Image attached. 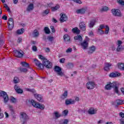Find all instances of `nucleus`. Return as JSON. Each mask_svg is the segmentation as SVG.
Instances as JSON below:
<instances>
[{
    "label": "nucleus",
    "instance_id": "nucleus-55",
    "mask_svg": "<svg viewBox=\"0 0 124 124\" xmlns=\"http://www.w3.org/2000/svg\"><path fill=\"white\" fill-rule=\"evenodd\" d=\"M50 29L51 30L52 32H56V31H55V28L53 26H50Z\"/></svg>",
    "mask_w": 124,
    "mask_h": 124
},
{
    "label": "nucleus",
    "instance_id": "nucleus-61",
    "mask_svg": "<svg viewBox=\"0 0 124 124\" xmlns=\"http://www.w3.org/2000/svg\"><path fill=\"white\" fill-rule=\"evenodd\" d=\"M119 115L120 116V117H121V118H124V112H120L119 113Z\"/></svg>",
    "mask_w": 124,
    "mask_h": 124
},
{
    "label": "nucleus",
    "instance_id": "nucleus-44",
    "mask_svg": "<svg viewBox=\"0 0 124 124\" xmlns=\"http://www.w3.org/2000/svg\"><path fill=\"white\" fill-rule=\"evenodd\" d=\"M106 30H105V34H108V32H109V26H108V25L106 26Z\"/></svg>",
    "mask_w": 124,
    "mask_h": 124
},
{
    "label": "nucleus",
    "instance_id": "nucleus-22",
    "mask_svg": "<svg viewBox=\"0 0 124 124\" xmlns=\"http://www.w3.org/2000/svg\"><path fill=\"white\" fill-rule=\"evenodd\" d=\"M88 113L90 115H93L94 114H96V109H94L93 108H89L88 110Z\"/></svg>",
    "mask_w": 124,
    "mask_h": 124
},
{
    "label": "nucleus",
    "instance_id": "nucleus-35",
    "mask_svg": "<svg viewBox=\"0 0 124 124\" xmlns=\"http://www.w3.org/2000/svg\"><path fill=\"white\" fill-rule=\"evenodd\" d=\"M54 114L56 119H59V118H60V117H62V114H60V113H59L58 112L55 111L54 112Z\"/></svg>",
    "mask_w": 124,
    "mask_h": 124
},
{
    "label": "nucleus",
    "instance_id": "nucleus-31",
    "mask_svg": "<svg viewBox=\"0 0 124 124\" xmlns=\"http://www.w3.org/2000/svg\"><path fill=\"white\" fill-rule=\"evenodd\" d=\"M124 50V47H123V46H118L116 51L117 52H121L122 51H123Z\"/></svg>",
    "mask_w": 124,
    "mask_h": 124
},
{
    "label": "nucleus",
    "instance_id": "nucleus-26",
    "mask_svg": "<svg viewBox=\"0 0 124 124\" xmlns=\"http://www.w3.org/2000/svg\"><path fill=\"white\" fill-rule=\"evenodd\" d=\"M20 64L23 66V67H28V68H30V64H29V63H27L26 62H21Z\"/></svg>",
    "mask_w": 124,
    "mask_h": 124
},
{
    "label": "nucleus",
    "instance_id": "nucleus-11",
    "mask_svg": "<svg viewBox=\"0 0 124 124\" xmlns=\"http://www.w3.org/2000/svg\"><path fill=\"white\" fill-rule=\"evenodd\" d=\"M87 10H88V8L85 7V8H82L80 9L77 10L76 11V12L77 14H85Z\"/></svg>",
    "mask_w": 124,
    "mask_h": 124
},
{
    "label": "nucleus",
    "instance_id": "nucleus-59",
    "mask_svg": "<svg viewBox=\"0 0 124 124\" xmlns=\"http://www.w3.org/2000/svg\"><path fill=\"white\" fill-rule=\"evenodd\" d=\"M120 124H124V118H121L120 120Z\"/></svg>",
    "mask_w": 124,
    "mask_h": 124
},
{
    "label": "nucleus",
    "instance_id": "nucleus-21",
    "mask_svg": "<svg viewBox=\"0 0 124 124\" xmlns=\"http://www.w3.org/2000/svg\"><path fill=\"white\" fill-rule=\"evenodd\" d=\"M64 40L67 43H69L70 42V37L67 34H65L63 36Z\"/></svg>",
    "mask_w": 124,
    "mask_h": 124
},
{
    "label": "nucleus",
    "instance_id": "nucleus-29",
    "mask_svg": "<svg viewBox=\"0 0 124 124\" xmlns=\"http://www.w3.org/2000/svg\"><path fill=\"white\" fill-rule=\"evenodd\" d=\"M72 31L74 32V33H80V30L78 29L77 27L72 29Z\"/></svg>",
    "mask_w": 124,
    "mask_h": 124
},
{
    "label": "nucleus",
    "instance_id": "nucleus-2",
    "mask_svg": "<svg viewBox=\"0 0 124 124\" xmlns=\"http://www.w3.org/2000/svg\"><path fill=\"white\" fill-rule=\"evenodd\" d=\"M30 103L33 107H35V108H38V109H40L41 110H44V109H45V106H44V105L39 104L36 102L34 100H31L30 101Z\"/></svg>",
    "mask_w": 124,
    "mask_h": 124
},
{
    "label": "nucleus",
    "instance_id": "nucleus-1",
    "mask_svg": "<svg viewBox=\"0 0 124 124\" xmlns=\"http://www.w3.org/2000/svg\"><path fill=\"white\" fill-rule=\"evenodd\" d=\"M39 58L40 60H43V63L40 62L38 61L37 59L34 60L35 64L38 68H40V69H41L42 70L44 69V66L47 69L52 68L53 67V64L52 62H50L49 60H47V59L41 55H39Z\"/></svg>",
    "mask_w": 124,
    "mask_h": 124
},
{
    "label": "nucleus",
    "instance_id": "nucleus-46",
    "mask_svg": "<svg viewBox=\"0 0 124 124\" xmlns=\"http://www.w3.org/2000/svg\"><path fill=\"white\" fill-rule=\"evenodd\" d=\"M16 98H15V97H11V102L12 103H16Z\"/></svg>",
    "mask_w": 124,
    "mask_h": 124
},
{
    "label": "nucleus",
    "instance_id": "nucleus-57",
    "mask_svg": "<svg viewBox=\"0 0 124 124\" xmlns=\"http://www.w3.org/2000/svg\"><path fill=\"white\" fill-rule=\"evenodd\" d=\"M2 19H3V20H4L5 21H7V16H2Z\"/></svg>",
    "mask_w": 124,
    "mask_h": 124
},
{
    "label": "nucleus",
    "instance_id": "nucleus-23",
    "mask_svg": "<svg viewBox=\"0 0 124 124\" xmlns=\"http://www.w3.org/2000/svg\"><path fill=\"white\" fill-rule=\"evenodd\" d=\"M74 40H78L81 43L82 41H83V38L82 37V36L80 35H77V36H75L74 37Z\"/></svg>",
    "mask_w": 124,
    "mask_h": 124
},
{
    "label": "nucleus",
    "instance_id": "nucleus-51",
    "mask_svg": "<svg viewBox=\"0 0 124 124\" xmlns=\"http://www.w3.org/2000/svg\"><path fill=\"white\" fill-rule=\"evenodd\" d=\"M64 62H65V59L62 58L60 60V63H64Z\"/></svg>",
    "mask_w": 124,
    "mask_h": 124
},
{
    "label": "nucleus",
    "instance_id": "nucleus-8",
    "mask_svg": "<svg viewBox=\"0 0 124 124\" xmlns=\"http://www.w3.org/2000/svg\"><path fill=\"white\" fill-rule=\"evenodd\" d=\"M14 53L15 54V56H16V58H22V57L24 56V52H23L22 50H14Z\"/></svg>",
    "mask_w": 124,
    "mask_h": 124
},
{
    "label": "nucleus",
    "instance_id": "nucleus-45",
    "mask_svg": "<svg viewBox=\"0 0 124 124\" xmlns=\"http://www.w3.org/2000/svg\"><path fill=\"white\" fill-rule=\"evenodd\" d=\"M67 67L68 68H72V67H73V63H72L71 62L68 63L67 65Z\"/></svg>",
    "mask_w": 124,
    "mask_h": 124
},
{
    "label": "nucleus",
    "instance_id": "nucleus-16",
    "mask_svg": "<svg viewBox=\"0 0 124 124\" xmlns=\"http://www.w3.org/2000/svg\"><path fill=\"white\" fill-rule=\"evenodd\" d=\"M121 76V74L118 72H112L109 74V77H111L112 78L119 77V76Z\"/></svg>",
    "mask_w": 124,
    "mask_h": 124
},
{
    "label": "nucleus",
    "instance_id": "nucleus-32",
    "mask_svg": "<svg viewBox=\"0 0 124 124\" xmlns=\"http://www.w3.org/2000/svg\"><path fill=\"white\" fill-rule=\"evenodd\" d=\"M44 31L45 32V33H46V34H50V29H49V28L47 27H45Z\"/></svg>",
    "mask_w": 124,
    "mask_h": 124
},
{
    "label": "nucleus",
    "instance_id": "nucleus-15",
    "mask_svg": "<svg viewBox=\"0 0 124 124\" xmlns=\"http://www.w3.org/2000/svg\"><path fill=\"white\" fill-rule=\"evenodd\" d=\"M79 29L82 31H86V24L85 22H82L79 23Z\"/></svg>",
    "mask_w": 124,
    "mask_h": 124
},
{
    "label": "nucleus",
    "instance_id": "nucleus-64",
    "mask_svg": "<svg viewBox=\"0 0 124 124\" xmlns=\"http://www.w3.org/2000/svg\"><path fill=\"white\" fill-rule=\"evenodd\" d=\"M121 91L122 93H123V94H124V88H122L121 89Z\"/></svg>",
    "mask_w": 124,
    "mask_h": 124
},
{
    "label": "nucleus",
    "instance_id": "nucleus-3",
    "mask_svg": "<svg viewBox=\"0 0 124 124\" xmlns=\"http://www.w3.org/2000/svg\"><path fill=\"white\" fill-rule=\"evenodd\" d=\"M0 96L3 97L4 103H7L8 102L9 98L8 97V95H7L6 92L0 90Z\"/></svg>",
    "mask_w": 124,
    "mask_h": 124
},
{
    "label": "nucleus",
    "instance_id": "nucleus-20",
    "mask_svg": "<svg viewBox=\"0 0 124 124\" xmlns=\"http://www.w3.org/2000/svg\"><path fill=\"white\" fill-rule=\"evenodd\" d=\"M14 89L17 93H23V90L21 89V88H20L18 85H15L14 86Z\"/></svg>",
    "mask_w": 124,
    "mask_h": 124
},
{
    "label": "nucleus",
    "instance_id": "nucleus-62",
    "mask_svg": "<svg viewBox=\"0 0 124 124\" xmlns=\"http://www.w3.org/2000/svg\"><path fill=\"white\" fill-rule=\"evenodd\" d=\"M45 51L46 53H49V52H50V48L49 47H46L45 48Z\"/></svg>",
    "mask_w": 124,
    "mask_h": 124
},
{
    "label": "nucleus",
    "instance_id": "nucleus-27",
    "mask_svg": "<svg viewBox=\"0 0 124 124\" xmlns=\"http://www.w3.org/2000/svg\"><path fill=\"white\" fill-rule=\"evenodd\" d=\"M34 6L33 4L31 3L29 4L27 8V11H31L32 10H33Z\"/></svg>",
    "mask_w": 124,
    "mask_h": 124
},
{
    "label": "nucleus",
    "instance_id": "nucleus-24",
    "mask_svg": "<svg viewBox=\"0 0 124 124\" xmlns=\"http://www.w3.org/2000/svg\"><path fill=\"white\" fill-rule=\"evenodd\" d=\"M117 66L120 70L124 71V63L119 62L117 63Z\"/></svg>",
    "mask_w": 124,
    "mask_h": 124
},
{
    "label": "nucleus",
    "instance_id": "nucleus-38",
    "mask_svg": "<svg viewBox=\"0 0 124 124\" xmlns=\"http://www.w3.org/2000/svg\"><path fill=\"white\" fill-rule=\"evenodd\" d=\"M59 8H60V6L59 5H57L55 7H52L51 10H52V11H53V12L57 11V10L58 9H59Z\"/></svg>",
    "mask_w": 124,
    "mask_h": 124
},
{
    "label": "nucleus",
    "instance_id": "nucleus-47",
    "mask_svg": "<svg viewBox=\"0 0 124 124\" xmlns=\"http://www.w3.org/2000/svg\"><path fill=\"white\" fill-rule=\"evenodd\" d=\"M114 88L115 93H119V88H118V86L115 85Z\"/></svg>",
    "mask_w": 124,
    "mask_h": 124
},
{
    "label": "nucleus",
    "instance_id": "nucleus-36",
    "mask_svg": "<svg viewBox=\"0 0 124 124\" xmlns=\"http://www.w3.org/2000/svg\"><path fill=\"white\" fill-rule=\"evenodd\" d=\"M24 31H25V29L22 28L17 31V34H22V33H24Z\"/></svg>",
    "mask_w": 124,
    "mask_h": 124
},
{
    "label": "nucleus",
    "instance_id": "nucleus-63",
    "mask_svg": "<svg viewBox=\"0 0 124 124\" xmlns=\"http://www.w3.org/2000/svg\"><path fill=\"white\" fill-rule=\"evenodd\" d=\"M98 29H100V30H102V29H104V25L103 24H101L100 25V27Z\"/></svg>",
    "mask_w": 124,
    "mask_h": 124
},
{
    "label": "nucleus",
    "instance_id": "nucleus-4",
    "mask_svg": "<svg viewBox=\"0 0 124 124\" xmlns=\"http://www.w3.org/2000/svg\"><path fill=\"white\" fill-rule=\"evenodd\" d=\"M111 13L113 16H115L116 17H122L123 16L122 12L118 9H112L111 10Z\"/></svg>",
    "mask_w": 124,
    "mask_h": 124
},
{
    "label": "nucleus",
    "instance_id": "nucleus-49",
    "mask_svg": "<svg viewBox=\"0 0 124 124\" xmlns=\"http://www.w3.org/2000/svg\"><path fill=\"white\" fill-rule=\"evenodd\" d=\"M117 1L121 5H124V1L123 0H117Z\"/></svg>",
    "mask_w": 124,
    "mask_h": 124
},
{
    "label": "nucleus",
    "instance_id": "nucleus-34",
    "mask_svg": "<svg viewBox=\"0 0 124 124\" xmlns=\"http://www.w3.org/2000/svg\"><path fill=\"white\" fill-rule=\"evenodd\" d=\"M4 42L3 41V35H1L0 36V47L2 46Z\"/></svg>",
    "mask_w": 124,
    "mask_h": 124
},
{
    "label": "nucleus",
    "instance_id": "nucleus-25",
    "mask_svg": "<svg viewBox=\"0 0 124 124\" xmlns=\"http://www.w3.org/2000/svg\"><path fill=\"white\" fill-rule=\"evenodd\" d=\"M94 51H95V46H93L89 48L88 54H93Z\"/></svg>",
    "mask_w": 124,
    "mask_h": 124
},
{
    "label": "nucleus",
    "instance_id": "nucleus-41",
    "mask_svg": "<svg viewBox=\"0 0 124 124\" xmlns=\"http://www.w3.org/2000/svg\"><path fill=\"white\" fill-rule=\"evenodd\" d=\"M8 25L9 30L11 31L13 29V27H14V23H8Z\"/></svg>",
    "mask_w": 124,
    "mask_h": 124
},
{
    "label": "nucleus",
    "instance_id": "nucleus-60",
    "mask_svg": "<svg viewBox=\"0 0 124 124\" xmlns=\"http://www.w3.org/2000/svg\"><path fill=\"white\" fill-rule=\"evenodd\" d=\"M22 42V38L19 37L17 40V43H21Z\"/></svg>",
    "mask_w": 124,
    "mask_h": 124
},
{
    "label": "nucleus",
    "instance_id": "nucleus-28",
    "mask_svg": "<svg viewBox=\"0 0 124 124\" xmlns=\"http://www.w3.org/2000/svg\"><path fill=\"white\" fill-rule=\"evenodd\" d=\"M67 97V91L64 92L63 93L61 96L62 99H65Z\"/></svg>",
    "mask_w": 124,
    "mask_h": 124
},
{
    "label": "nucleus",
    "instance_id": "nucleus-39",
    "mask_svg": "<svg viewBox=\"0 0 124 124\" xmlns=\"http://www.w3.org/2000/svg\"><path fill=\"white\" fill-rule=\"evenodd\" d=\"M9 108L12 115H14V110H13V107L11 105H9Z\"/></svg>",
    "mask_w": 124,
    "mask_h": 124
},
{
    "label": "nucleus",
    "instance_id": "nucleus-33",
    "mask_svg": "<svg viewBox=\"0 0 124 124\" xmlns=\"http://www.w3.org/2000/svg\"><path fill=\"white\" fill-rule=\"evenodd\" d=\"M108 10H109V8H108V7H107V6H103L100 9V11H101V12H104L105 11H108Z\"/></svg>",
    "mask_w": 124,
    "mask_h": 124
},
{
    "label": "nucleus",
    "instance_id": "nucleus-14",
    "mask_svg": "<svg viewBox=\"0 0 124 124\" xmlns=\"http://www.w3.org/2000/svg\"><path fill=\"white\" fill-rule=\"evenodd\" d=\"M81 46L83 50H86L89 47V43L86 41H84L82 43H81Z\"/></svg>",
    "mask_w": 124,
    "mask_h": 124
},
{
    "label": "nucleus",
    "instance_id": "nucleus-54",
    "mask_svg": "<svg viewBox=\"0 0 124 124\" xmlns=\"http://www.w3.org/2000/svg\"><path fill=\"white\" fill-rule=\"evenodd\" d=\"M72 52V49L71 48H69L66 50V53H71Z\"/></svg>",
    "mask_w": 124,
    "mask_h": 124
},
{
    "label": "nucleus",
    "instance_id": "nucleus-40",
    "mask_svg": "<svg viewBox=\"0 0 124 124\" xmlns=\"http://www.w3.org/2000/svg\"><path fill=\"white\" fill-rule=\"evenodd\" d=\"M50 12V11L49 9H46L43 11V16H44V15H48Z\"/></svg>",
    "mask_w": 124,
    "mask_h": 124
},
{
    "label": "nucleus",
    "instance_id": "nucleus-19",
    "mask_svg": "<svg viewBox=\"0 0 124 124\" xmlns=\"http://www.w3.org/2000/svg\"><path fill=\"white\" fill-rule=\"evenodd\" d=\"M113 105H115V106H119L120 105H123V100H116L115 101L112 102Z\"/></svg>",
    "mask_w": 124,
    "mask_h": 124
},
{
    "label": "nucleus",
    "instance_id": "nucleus-10",
    "mask_svg": "<svg viewBox=\"0 0 124 124\" xmlns=\"http://www.w3.org/2000/svg\"><path fill=\"white\" fill-rule=\"evenodd\" d=\"M95 84L93 81H89L86 84V87L88 90H93L94 88Z\"/></svg>",
    "mask_w": 124,
    "mask_h": 124
},
{
    "label": "nucleus",
    "instance_id": "nucleus-48",
    "mask_svg": "<svg viewBox=\"0 0 124 124\" xmlns=\"http://www.w3.org/2000/svg\"><path fill=\"white\" fill-rule=\"evenodd\" d=\"M9 22H8V24H14V21H13V18H12V17H10L9 19Z\"/></svg>",
    "mask_w": 124,
    "mask_h": 124
},
{
    "label": "nucleus",
    "instance_id": "nucleus-50",
    "mask_svg": "<svg viewBox=\"0 0 124 124\" xmlns=\"http://www.w3.org/2000/svg\"><path fill=\"white\" fill-rule=\"evenodd\" d=\"M63 114L64 116H67V114H68V110L65 109L63 111Z\"/></svg>",
    "mask_w": 124,
    "mask_h": 124
},
{
    "label": "nucleus",
    "instance_id": "nucleus-56",
    "mask_svg": "<svg viewBox=\"0 0 124 124\" xmlns=\"http://www.w3.org/2000/svg\"><path fill=\"white\" fill-rule=\"evenodd\" d=\"M122 44H123V42L122 41H118V46H122Z\"/></svg>",
    "mask_w": 124,
    "mask_h": 124
},
{
    "label": "nucleus",
    "instance_id": "nucleus-37",
    "mask_svg": "<svg viewBox=\"0 0 124 124\" xmlns=\"http://www.w3.org/2000/svg\"><path fill=\"white\" fill-rule=\"evenodd\" d=\"M18 70L20 71V72H23L24 73H26V72H28V70L27 68H22L21 67L18 68Z\"/></svg>",
    "mask_w": 124,
    "mask_h": 124
},
{
    "label": "nucleus",
    "instance_id": "nucleus-12",
    "mask_svg": "<svg viewBox=\"0 0 124 124\" xmlns=\"http://www.w3.org/2000/svg\"><path fill=\"white\" fill-rule=\"evenodd\" d=\"M34 96L38 101H39V102H43V97H42L41 95L38 93H35L34 94Z\"/></svg>",
    "mask_w": 124,
    "mask_h": 124
},
{
    "label": "nucleus",
    "instance_id": "nucleus-42",
    "mask_svg": "<svg viewBox=\"0 0 124 124\" xmlns=\"http://www.w3.org/2000/svg\"><path fill=\"white\" fill-rule=\"evenodd\" d=\"M20 80H19V78L17 77H15L14 79V83L15 84H17V83H19Z\"/></svg>",
    "mask_w": 124,
    "mask_h": 124
},
{
    "label": "nucleus",
    "instance_id": "nucleus-7",
    "mask_svg": "<svg viewBox=\"0 0 124 124\" xmlns=\"http://www.w3.org/2000/svg\"><path fill=\"white\" fill-rule=\"evenodd\" d=\"M115 86H116V82L113 81L112 83L109 82L105 86V90H110L112 88H115Z\"/></svg>",
    "mask_w": 124,
    "mask_h": 124
},
{
    "label": "nucleus",
    "instance_id": "nucleus-18",
    "mask_svg": "<svg viewBox=\"0 0 124 124\" xmlns=\"http://www.w3.org/2000/svg\"><path fill=\"white\" fill-rule=\"evenodd\" d=\"M112 66V64L109 63L108 62H106L105 64V67L104 68L105 71H108L110 70V67Z\"/></svg>",
    "mask_w": 124,
    "mask_h": 124
},
{
    "label": "nucleus",
    "instance_id": "nucleus-9",
    "mask_svg": "<svg viewBox=\"0 0 124 124\" xmlns=\"http://www.w3.org/2000/svg\"><path fill=\"white\" fill-rule=\"evenodd\" d=\"M61 17L60 18V21L61 23H63V22H66L67 20H68V17H67V16L65 14H63L62 13H61L60 14Z\"/></svg>",
    "mask_w": 124,
    "mask_h": 124
},
{
    "label": "nucleus",
    "instance_id": "nucleus-13",
    "mask_svg": "<svg viewBox=\"0 0 124 124\" xmlns=\"http://www.w3.org/2000/svg\"><path fill=\"white\" fill-rule=\"evenodd\" d=\"M74 103H75V101L71 98L67 99L65 101V105H70L71 104H74Z\"/></svg>",
    "mask_w": 124,
    "mask_h": 124
},
{
    "label": "nucleus",
    "instance_id": "nucleus-52",
    "mask_svg": "<svg viewBox=\"0 0 124 124\" xmlns=\"http://www.w3.org/2000/svg\"><path fill=\"white\" fill-rule=\"evenodd\" d=\"M32 51H34V52H36L37 51V47H36V46H33L32 47Z\"/></svg>",
    "mask_w": 124,
    "mask_h": 124
},
{
    "label": "nucleus",
    "instance_id": "nucleus-58",
    "mask_svg": "<svg viewBox=\"0 0 124 124\" xmlns=\"http://www.w3.org/2000/svg\"><path fill=\"white\" fill-rule=\"evenodd\" d=\"M68 124V120L65 119V120H64L62 124Z\"/></svg>",
    "mask_w": 124,
    "mask_h": 124
},
{
    "label": "nucleus",
    "instance_id": "nucleus-5",
    "mask_svg": "<svg viewBox=\"0 0 124 124\" xmlns=\"http://www.w3.org/2000/svg\"><path fill=\"white\" fill-rule=\"evenodd\" d=\"M20 121L22 123V124H26V122L27 121H28V115H27V114L25 112H21L20 113Z\"/></svg>",
    "mask_w": 124,
    "mask_h": 124
},
{
    "label": "nucleus",
    "instance_id": "nucleus-6",
    "mask_svg": "<svg viewBox=\"0 0 124 124\" xmlns=\"http://www.w3.org/2000/svg\"><path fill=\"white\" fill-rule=\"evenodd\" d=\"M54 70L55 72H57V75L59 76H61L62 77V76H64V74L62 71V68L58 66H55L54 67Z\"/></svg>",
    "mask_w": 124,
    "mask_h": 124
},
{
    "label": "nucleus",
    "instance_id": "nucleus-53",
    "mask_svg": "<svg viewBox=\"0 0 124 124\" xmlns=\"http://www.w3.org/2000/svg\"><path fill=\"white\" fill-rule=\"evenodd\" d=\"M98 31L99 32L100 34H103V33H104V31H102L100 29H98Z\"/></svg>",
    "mask_w": 124,
    "mask_h": 124
},
{
    "label": "nucleus",
    "instance_id": "nucleus-30",
    "mask_svg": "<svg viewBox=\"0 0 124 124\" xmlns=\"http://www.w3.org/2000/svg\"><path fill=\"white\" fill-rule=\"evenodd\" d=\"M33 35L34 37H38L39 36V32L36 30H34Z\"/></svg>",
    "mask_w": 124,
    "mask_h": 124
},
{
    "label": "nucleus",
    "instance_id": "nucleus-43",
    "mask_svg": "<svg viewBox=\"0 0 124 124\" xmlns=\"http://www.w3.org/2000/svg\"><path fill=\"white\" fill-rule=\"evenodd\" d=\"M47 40H48V41L52 42V41L54 40V37L51 36H48L47 37Z\"/></svg>",
    "mask_w": 124,
    "mask_h": 124
},
{
    "label": "nucleus",
    "instance_id": "nucleus-17",
    "mask_svg": "<svg viewBox=\"0 0 124 124\" xmlns=\"http://www.w3.org/2000/svg\"><path fill=\"white\" fill-rule=\"evenodd\" d=\"M96 23V19H92L90 21V23H89L88 27H89V28H93Z\"/></svg>",
    "mask_w": 124,
    "mask_h": 124
}]
</instances>
